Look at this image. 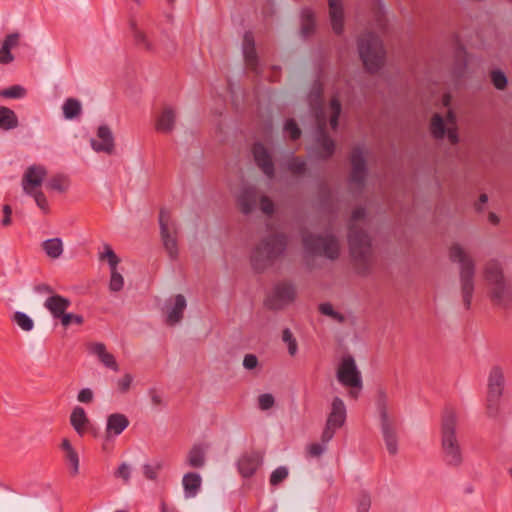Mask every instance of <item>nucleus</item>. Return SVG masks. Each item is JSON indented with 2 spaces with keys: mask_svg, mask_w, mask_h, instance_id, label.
Masks as SVG:
<instances>
[{
  "mask_svg": "<svg viewBox=\"0 0 512 512\" xmlns=\"http://www.w3.org/2000/svg\"><path fill=\"white\" fill-rule=\"evenodd\" d=\"M366 210L357 207L353 210L348 225V245L356 273L367 276L371 272L372 242L369 234L355 222L364 219Z\"/></svg>",
  "mask_w": 512,
  "mask_h": 512,
  "instance_id": "obj_1",
  "label": "nucleus"
},
{
  "mask_svg": "<svg viewBox=\"0 0 512 512\" xmlns=\"http://www.w3.org/2000/svg\"><path fill=\"white\" fill-rule=\"evenodd\" d=\"M457 415L454 409L446 407L441 422V448L443 461L449 467H459L463 454L456 436Z\"/></svg>",
  "mask_w": 512,
  "mask_h": 512,
  "instance_id": "obj_2",
  "label": "nucleus"
},
{
  "mask_svg": "<svg viewBox=\"0 0 512 512\" xmlns=\"http://www.w3.org/2000/svg\"><path fill=\"white\" fill-rule=\"evenodd\" d=\"M287 244V236L283 233L270 234L263 238L252 251V268L261 273L273 266L286 251Z\"/></svg>",
  "mask_w": 512,
  "mask_h": 512,
  "instance_id": "obj_3",
  "label": "nucleus"
},
{
  "mask_svg": "<svg viewBox=\"0 0 512 512\" xmlns=\"http://www.w3.org/2000/svg\"><path fill=\"white\" fill-rule=\"evenodd\" d=\"M484 278L493 305L504 309L509 308L512 304V284L504 277L500 262L488 261L484 267Z\"/></svg>",
  "mask_w": 512,
  "mask_h": 512,
  "instance_id": "obj_4",
  "label": "nucleus"
},
{
  "mask_svg": "<svg viewBox=\"0 0 512 512\" xmlns=\"http://www.w3.org/2000/svg\"><path fill=\"white\" fill-rule=\"evenodd\" d=\"M449 257L452 262L460 264V283L463 304L468 310L471 307L474 293V260L463 250L459 244H453L449 250Z\"/></svg>",
  "mask_w": 512,
  "mask_h": 512,
  "instance_id": "obj_5",
  "label": "nucleus"
},
{
  "mask_svg": "<svg viewBox=\"0 0 512 512\" xmlns=\"http://www.w3.org/2000/svg\"><path fill=\"white\" fill-rule=\"evenodd\" d=\"M358 51L368 72L376 73L384 65L385 50L378 34H363L358 39Z\"/></svg>",
  "mask_w": 512,
  "mask_h": 512,
  "instance_id": "obj_6",
  "label": "nucleus"
},
{
  "mask_svg": "<svg viewBox=\"0 0 512 512\" xmlns=\"http://www.w3.org/2000/svg\"><path fill=\"white\" fill-rule=\"evenodd\" d=\"M302 243L305 250L313 255H322L335 260L340 254L339 241L333 234L315 235L308 233L303 236Z\"/></svg>",
  "mask_w": 512,
  "mask_h": 512,
  "instance_id": "obj_7",
  "label": "nucleus"
},
{
  "mask_svg": "<svg viewBox=\"0 0 512 512\" xmlns=\"http://www.w3.org/2000/svg\"><path fill=\"white\" fill-rule=\"evenodd\" d=\"M505 378L501 367L493 366L488 376L486 409L487 415L496 418L499 414L500 400L504 391Z\"/></svg>",
  "mask_w": 512,
  "mask_h": 512,
  "instance_id": "obj_8",
  "label": "nucleus"
},
{
  "mask_svg": "<svg viewBox=\"0 0 512 512\" xmlns=\"http://www.w3.org/2000/svg\"><path fill=\"white\" fill-rule=\"evenodd\" d=\"M160 235L163 246L171 259L178 257L177 226L170 212L162 208L159 213Z\"/></svg>",
  "mask_w": 512,
  "mask_h": 512,
  "instance_id": "obj_9",
  "label": "nucleus"
},
{
  "mask_svg": "<svg viewBox=\"0 0 512 512\" xmlns=\"http://www.w3.org/2000/svg\"><path fill=\"white\" fill-rule=\"evenodd\" d=\"M346 406L343 400L336 396L331 403V410L328 414L325 428L321 435V442L327 444L332 440L337 429L341 428L346 421Z\"/></svg>",
  "mask_w": 512,
  "mask_h": 512,
  "instance_id": "obj_10",
  "label": "nucleus"
},
{
  "mask_svg": "<svg viewBox=\"0 0 512 512\" xmlns=\"http://www.w3.org/2000/svg\"><path fill=\"white\" fill-rule=\"evenodd\" d=\"M295 297V286L289 281H281L273 287L272 292L266 297L264 305L269 310H281L293 302Z\"/></svg>",
  "mask_w": 512,
  "mask_h": 512,
  "instance_id": "obj_11",
  "label": "nucleus"
},
{
  "mask_svg": "<svg viewBox=\"0 0 512 512\" xmlns=\"http://www.w3.org/2000/svg\"><path fill=\"white\" fill-rule=\"evenodd\" d=\"M338 381L346 387L362 388V378L351 355L344 356L337 370Z\"/></svg>",
  "mask_w": 512,
  "mask_h": 512,
  "instance_id": "obj_12",
  "label": "nucleus"
},
{
  "mask_svg": "<svg viewBox=\"0 0 512 512\" xmlns=\"http://www.w3.org/2000/svg\"><path fill=\"white\" fill-rule=\"evenodd\" d=\"M316 147L313 149V154L321 160L330 159L336 150L335 141L329 136L326 131L325 121H319L316 129L315 137Z\"/></svg>",
  "mask_w": 512,
  "mask_h": 512,
  "instance_id": "obj_13",
  "label": "nucleus"
},
{
  "mask_svg": "<svg viewBox=\"0 0 512 512\" xmlns=\"http://www.w3.org/2000/svg\"><path fill=\"white\" fill-rule=\"evenodd\" d=\"M350 162L352 169L349 176V182L357 185L359 188H363L368 174V169L361 147H354L352 149Z\"/></svg>",
  "mask_w": 512,
  "mask_h": 512,
  "instance_id": "obj_14",
  "label": "nucleus"
},
{
  "mask_svg": "<svg viewBox=\"0 0 512 512\" xmlns=\"http://www.w3.org/2000/svg\"><path fill=\"white\" fill-rule=\"evenodd\" d=\"M90 144L95 152L111 155L115 150V139L110 127L106 124L100 125L97 129V139L92 138Z\"/></svg>",
  "mask_w": 512,
  "mask_h": 512,
  "instance_id": "obj_15",
  "label": "nucleus"
},
{
  "mask_svg": "<svg viewBox=\"0 0 512 512\" xmlns=\"http://www.w3.org/2000/svg\"><path fill=\"white\" fill-rule=\"evenodd\" d=\"M252 154L256 165L270 179L275 176V166L272 156L268 149L261 142H256L252 146Z\"/></svg>",
  "mask_w": 512,
  "mask_h": 512,
  "instance_id": "obj_16",
  "label": "nucleus"
},
{
  "mask_svg": "<svg viewBox=\"0 0 512 512\" xmlns=\"http://www.w3.org/2000/svg\"><path fill=\"white\" fill-rule=\"evenodd\" d=\"M46 175L47 170L44 166L36 164L29 166L22 177L24 192L26 194H32V191L41 186Z\"/></svg>",
  "mask_w": 512,
  "mask_h": 512,
  "instance_id": "obj_17",
  "label": "nucleus"
},
{
  "mask_svg": "<svg viewBox=\"0 0 512 512\" xmlns=\"http://www.w3.org/2000/svg\"><path fill=\"white\" fill-rule=\"evenodd\" d=\"M261 462L262 457L259 452L244 453L237 461L238 472L242 477L250 478L256 473Z\"/></svg>",
  "mask_w": 512,
  "mask_h": 512,
  "instance_id": "obj_18",
  "label": "nucleus"
},
{
  "mask_svg": "<svg viewBox=\"0 0 512 512\" xmlns=\"http://www.w3.org/2000/svg\"><path fill=\"white\" fill-rule=\"evenodd\" d=\"M381 432L390 455L398 452V438L394 421L391 418L380 420Z\"/></svg>",
  "mask_w": 512,
  "mask_h": 512,
  "instance_id": "obj_19",
  "label": "nucleus"
},
{
  "mask_svg": "<svg viewBox=\"0 0 512 512\" xmlns=\"http://www.w3.org/2000/svg\"><path fill=\"white\" fill-rule=\"evenodd\" d=\"M369 8L371 16L369 18V23L372 28L379 30H386L388 28V18L386 16V12L384 9V5L381 0H370Z\"/></svg>",
  "mask_w": 512,
  "mask_h": 512,
  "instance_id": "obj_20",
  "label": "nucleus"
},
{
  "mask_svg": "<svg viewBox=\"0 0 512 512\" xmlns=\"http://www.w3.org/2000/svg\"><path fill=\"white\" fill-rule=\"evenodd\" d=\"M254 34H244L243 39V55L247 67L256 75L260 74L258 57L255 49Z\"/></svg>",
  "mask_w": 512,
  "mask_h": 512,
  "instance_id": "obj_21",
  "label": "nucleus"
},
{
  "mask_svg": "<svg viewBox=\"0 0 512 512\" xmlns=\"http://www.w3.org/2000/svg\"><path fill=\"white\" fill-rule=\"evenodd\" d=\"M43 305L54 319L59 320L71 306V300L62 295L56 294L47 297Z\"/></svg>",
  "mask_w": 512,
  "mask_h": 512,
  "instance_id": "obj_22",
  "label": "nucleus"
},
{
  "mask_svg": "<svg viewBox=\"0 0 512 512\" xmlns=\"http://www.w3.org/2000/svg\"><path fill=\"white\" fill-rule=\"evenodd\" d=\"M130 424L128 417L122 413H113L107 417L106 438L120 435Z\"/></svg>",
  "mask_w": 512,
  "mask_h": 512,
  "instance_id": "obj_23",
  "label": "nucleus"
},
{
  "mask_svg": "<svg viewBox=\"0 0 512 512\" xmlns=\"http://www.w3.org/2000/svg\"><path fill=\"white\" fill-rule=\"evenodd\" d=\"M329 18L333 32H343L344 7L341 0H328Z\"/></svg>",
  "mask_w": 512,
  "mask_h": 512,
  "instance_id": "obj_24",
  "label": "nucleus"
},
{
  "mask_svg": "<svg viewBox=\"0 0 512 512\" xmlns=\"http://www.w3.org/2000/svg\"><path fill=\"white\" fill-rule=\"evenodd\" d=\"M176 123V112L171 107H165L156 121V130L161 133H171Z\"/></svg>",
  "mask_w": 512,
  "mask_h": 512,
  "instance_id": "obj_25",
  "label": "nucleus"
},
{
  "mask_svg": "<svg viewBox=\"0 0 512 512\" xmlns=\"http://www.w3.org/2000/svg\"><path fill=\"white\" fill-rule=\"evenodd\" d=\"M468 64V54L465 47L457 42L454 54V64L452 74L455 78L459 79L465 75Z\"/></svg>",
  "mask_w": 512,
  "mask_h": 512,
  "instance_id": "obj_26",
  "label": "nucleus"
},
{
  "mask_svg": "<svg viewBox=\"0 0 512 512\" xmlns=\"http://www.w3.org/2000/svg\"><path fill=\"white\" fill-rule=\"evenodd\" d=\"M241 212L245 215L250 214L256 207L257 192L254 188L248 187L241 191L237 199Z\"/></svg>",
  "mask_w": 512,
  "mask_h": 512,
  "instance_id": "obj_27",
  "label": "nucleus"
},
{
  "mask_svg": "<svg viewBox=\"0 0 512 512\" xmlns=\"http://www.w3.org/2000/svg\"><path fill=\"white\" fill-rule=\"evenodd\" d=\"M202 484L201 476L196 472H188L183 476L182 485L184 488V493L186 498L195 497Z\"/></svg>",
  "mask_w": 512,
  "mask_h": 512,
  "instance_id": "obj_28",
  "label": "nucleus"
},
{
  "mask_svg": "<svg viewBox=\"0 0 512 512\" xmlns=\"http://www.w3.org/2000/svg\"><path fill=\"white\" fill-rule=\"evenodd\" d=\"M90 352L96 355L104 366L114 371L119 370V366L115 360V357L106 351V346L103 343H94L90 347Z\"/></svg>",
  "mask_w": 512,
  "mask_h": 512,
  "instance_id": "obj_29",
  "label": "nucleus"
},
{
  "mask_svg": "<svg viewBox=\"0 0 512 512\" xmlns=\"http://www.w3.org/2000/svg\"><path fill=\"white\" fill-rule=\"evenodd\" d=\"M299 32H315L317 27V16L310 7H303L299 11Z\"/></svg>",
  "mask_w": 512,
  "mask_h": 512,
  "instance_id": "obj_30",
  "label": "nucleus"
},
{
  "mask_svg": "<svg viewBox=\"0 0 512 512\" xmlns=\"http://www.w3.org/2000/svg\"><path fill=\"white\" fill-rule=\"evenodd\" d=\"M186 306L185 297L182 294H177L173 307L168 311L166 323L171 326L179 323L183 318V312Z\"/></svg>",
  "mask_w": 512,
  "mask_h": 512,
  "instance_id": "obj_31",
  "label": "nucleus"
},
{
  "mask_svg": "<svg viewBox=\"0 0 512 512\" xmlns=\"http://www.w3.org/2000/svg\"><path fill=\"white\" fill-rule=\"evenodd\" d=\"M70 424L80 436H83L85 428L89 424L84 408L81 406L74 407L70 415Z\"/></svg>",
  "mask_w": 512,
  "mask_h": 512,
  "instance_id": "obj_32",
  "label": "nucleus"
},
{
  "mask_svg": "<svg viewBox=\"0 0 512 512\" xmlns=\"http://www.w3.org/2000/svg\"><path fill=\"white\" fill-rule=\"evenodd\" d=\"M20 34H7V37L2 43L0 48V63L9 64L14 60L11 49L16 47L19 43Z\"/></svg>",
  "mask_w": 512,
  "mask_h": 512,
  "instance_id": "obj_33",
  "label": "nucleus"
},
{
  "mask_svg": "<svg viewBox=\"0 0 512 512\" xmlns=\"http://www.w3.org/2000/svg\"><path fill=\"white\" fill-rule=\"evenodd\" d=\"M19 125L16 113L5 106H0V128L8 131L17 128Z\"/></svg>",
  "mask_w": 512,
  "mask_h": 512,
  "instance_id": "obj_34",
  "label": "nucleus"
},
{
  "mask_svg": "<svg viewBox=\"0 0 512 512\" xmlns=\"http://www.w3.org/2000/svg\"><path fill=\"white\" fill-rule=\"evenodd\" d=\"M187 464L192 468H202L205 465V452L200 445H194L190 449Z\"/></svg>",
  "mask_w": 512,
  "mask_h": 512,
  "instance_id": "obj_35",
  "label": "nucleus"
},
{
  "mask_svg": "<svg viewBox=\"0 0 512 512\" xmlns=\"http://www.w3.org/2000/svg\"><path fill=\"white\" fill-rule=\"evenodd\" d=\"M42 248L50 258L56 259L63 252V243L60 238L47 239L42 243Z\"/></svg>",
  "mask_w": 512,
  "mask_h": 512,
  "instance_id": "obj_36",
  "label": "nucleus"
},
{
  "mask_svg": "<svg viewBox=\"0 0 512 512\" xmlns=\"http://www.w3.org/2000/svg\"><path fill=\"white\" fill-rule=\"evenodd\" d=\"M63 114L66 119H73L81 113V103L75 98H68L63 104Z\"/></svg>",
  "mask_w": 512,
  "mask_h": 512,
  "instance_id": "obj_37",
  "label": "nucleus"
},
{
  "mask_svg": "<svg viewBox=\"0 0 512 512\" xmlns=\"http://www.w3.org/2000/svg\"><path fill=\"white\" fill-rule=\"evenodd\" d=\"M47 188L50 190H54L60 193H64L69 188V180L65 175L58 174L53 177H51L47 183Z\"/></svg>",
  "mask_w": 512,
  "mask_h": 512,
  "instance_id": "obj_38",
  "label": "nucleus"
},
{
  "mask_svg": "<svg viewBox=\"0 0 512 512\" xmlns=\"http://www.w3.org/2000/svg\"><path fill=\"white\" fill-rule=\"evenodd\" d=\"M431 134L435 139H443L446 134V127L444 119L441 115L435 114L431 119L430 125Z\"/></svg>",
  "mask_w": 512,
  "mask_h": 512,
  "instance_id": "obj_39",
  "label": "nucleus"
},
{
  "mask_svg": "<svg viewBox=\"0 0 512 512\" xmlns=\"http://www.w3.org/2000/svg\"><path fill=\"white\" fill-rule=\"evenodd\" d=\"M376 406L380 420L390 418L388 415V396L383 388H379L377 391Z\"/></svg>",
  "mask_w": 512,
  "mask_h": 512,
  "instance_id": "obj_40",
  "label": "nucleus"
},
{
  "mask_svg": "<svg viewBox=\"0 0 512 512\" xmlns=\"http://www.w3.org/2000/svg\"><path fill=\"white\" fill-rule=\"evenodd\" d=\"M12 321L26 332H29L34 328V321L24 312L16 311L13 314Z\"/></svg>",
  "mask_w": 512,
  "mask_h": 512,
  "instance_id": "obj_41",
  "label": "nucleus"
},
{
  "mask_svg": "<svg viewBox=\"0 0 512 512\" xmlns=\"http://www.w3.org/2000/svg\"><path fill=\"white\" fill-rule=\"evenodd\" d=\"M163 468L162 461H155L152 464H144L143 475L146 479L151 481H156L158 479V474Z\"/></svg>",
  "mask_w": 512,
  "mask_h": 512,
  "instance_id": "obj_42",
  "label": "nucleus"
},
{
  "mask_svg": "<svg viewBox=\"0 0 512 512\" xmlns=\"http://www.w3.org/2000/svg\"><path fill=\"white\" fill-rule=\"evenodd\" d=\"M288 170L295 175H303L307 170L306 162L298 156H293L287 163Z\"/></svg>",
  "mask_w": 512,
  "mask_h": 512,
  "instance_id": "obj_43",
  "label": "nucleus"
},
{
  "mask_svg": "<svg viewBox=\"0 0 512 512\" xmlns=\"http://www.w3.org/2000/svg\"><path fill=\"white\" fill-rule=\"evenodd\" d=\"M27 91L21 85H13L6 89L1 90L0 96L4 98L20 99L25 97Z\"/></svg>",
  "mask_w": 512,
  "mask_h": 512,
  "instance_id": "obj_44",
  "label": "nucleus"
},
{
  "mask_svg": "<svg viewBox=\"0 0 512 512\" xmlns=\"http://www.w3.org/2000/svg\"><path fill=\"white\" fill-rule=\"evenodd\" d=\"M319 311L326 316L331 317L333 320L338 323H343L345 321V316L334 310L333 306L330 303H321L319 305Z\"/></svg>",
  "mask_w": 512,
  "mask_h": 512,
  "instance_id": "obj_45",
  "label": "nucleus"
},
{
  "mask_svg": "<svg viewBox=\"0 0 512 512\" xmlns=\"http://www.w3.org/2000/svg\"><path fill=\"white\" fill-rule=\"evenodd\" d=\"M111 277H110V283H109V289L112 292H118L123 289L124 286V278L123 276L117 271V267L114 269L111 268Z\"/></svg>",
  "mask_w": 512,
  "mask_h": 512,
  "instance_id": "obj_46",
  "label": "nucleus"
},
{
  "mask_svg": "<svg viewBox=\"0 0 512 512\" xmlns=\"http://www.w3.org/2000/svg\"><path fill=\"white\" fill-rule=\"evenodd\" d=\"M282 340L287 343L288 353L291 356L296 355L298 351V344L289 328H285L282 332Z\"/></svg>",
  "mask_w": 512,
  "mask_h": 512,
  "instance_id": "obj_47",
  "label": "nucleus"
},
{
  "mask_svg": "<svg viewBox=\"0 0 512 512\" xmlns=\"http://www.w3.org/2000/svg\"><path fill=\"white\" fill-rule=\"evenodd\" d=\"M288 474V469L285 466H279L271 473L269 482L272 486H277L288 477Z\"/></svg>",
  "mask_w": 512,
  "mask_h": 512,
  "instance_id": "obj_48",
  "label": "nucleus"
},
{
  "mask_svg": "<svg viewBox=\"0 0 512 512\" xmlns=\"http://www.w3.org/2000/svg\"><path fill=\"white\" fill-rule=\"evenodd\" d=\"M59 320L64 328L69 327L71 324L82 325L84 323L82 315L67 312Z\"/></svg>",
  "mask_w": 512,
  "mask_h": 512,
  "instance_id": "obj_49",
  "label": "nucleus"
},
{
  "mask_svg": "<svg viewBox=\"0 0 512 512\" xmlns=\"http://www.w3.org/2000/svg\"><path fill=\"white\" fill-rule=\"evenodd\" d=\"M491 81L494 87L498 90L506 88L508 83L506 75L500 70H493L491 72Z\"/></svg>",
  "mask_w": 512,
  "mask_h": 512,
  "instance_id": "obj_50",
  "label": "nucleus"
},
{
  "mask_svg": "<svg viewBox=\"0 0 512 512\" xmlns=\"http://www.w3.org/2000/svg\"><path fill=\"white\" fill-rule=\"evenodd\" d=\"M284 130L289 133L291 140H298L301 137V129L294 119H288L285 122Z\"/></svg>",
  "mask_w": 512,
  "mask_h": 512,
  "instance_id": "obj_51",
  "label": "nucleus"
},
{
  "mask_svg": "<svg viewBox=\"0 0 512 512\" xmlns=\"http://www.w3.org/2000/svg\"><path fill=\"white\" fill-rule=\"evenodd\" d=\"M65 460L71 466V474L77 475L79 472V456L75 449L65 453Z\"/></svg>",
  "mask_w": 512,
  "mask_h": 512,
  "instance_id": "obj_52",
  "label": "nucleus"
},
{
  "mask_svg": "<svg viewBox=\"0 0 512 512\" xmlns=\"http://www.w3.org/2000/svg\"><path fill=\"white\" fill-rule=\"evenodd\" d=\"M32 196L37 204V206L44 212L48 213L49 211V204L47 201V198L45 194L40 190H34L32 191V194H29Z\"/></svg>",
  "mask_w": 512,
  "mask_h": 512,
  "instance_id": "obj_53",
  "label": "nucleus"
},
{
  "mask_svg": "<svg viewBox=\"0 0 512 512\" xmlns=\"http://www.w3.org/2000/svg\"><path fill=\"white\" fill-rule=\"evenodd\" d=\"M133 42L139 49L152 50L151 40L148 34H133Z\"/></svg>",
  "mask_w": 512,
  "mask_h": 512,
  "instance_id": "obj_54",
  "label": "nucleus"
},
{
  "mask_svg": "<svg viewBox=\"0 0 512 512\" xmlns=\"http://www.w3.org/2000/svg\"><path fill=\"white\" fill-rule=\"evenodd\" d=\"M101 258H107L110 269L117 267L120 262V259L109 245H105V253L101 256Z\"/></svg>",
  "mask_w": 512,
  "mask_h": 512,
  "instance_id": "obj_55",
  "label": "nucleus"
},
{
  "mask_svg": "<svg viewBox=\"0 0 512 512\" xmlns=\"http://www.w3.org/2000/svg\"><path fill=\"white\" fill-rule=\"evenodd\" d=\"M275 399L272 394L264 393L258 397V405L262 410H268L273 407Z\"/></svg>",
  "mask_w": 512,
  "mask_h": 512,
  "instance_id": "obj_56",
  "label": "nucleus"
},
{
  "mask_svg": "<svg viewBox=\"0 0 512 512\" xmlns=\"http://www.w3.org/2000/svg\"><path fill=\"white\" fill-rule=\"evenodd\" d=\"M133 377L131 374L126 373L122 378L117 381V388L120 393H127L131 387Z\"/></svg>",
  "mask_w": 512,
  "mask_h": 512,
  "instance_id": "obj_57",
  "label": "nucleus"
},
{
  "mask_svg": "<svg viewBox=\"0 0 512 512\" xmlns=\"http://www.w3.org/2000/svg\"><path fill=\"white\" fill-rule=\"evenodd\" d=\"M260 209L263 213L271 215L274 213L275 207L273 201L268 196H262L260 198Z\"/></svg>",
  "mask_w": 512,
  "mask_h": 512,
  "instance_id": "obj_58",
  "label": "nucleus"
},
{
  "mask_svg": "<svg viewBox=\"0 0 512 512\" xmlns=\"http://www.w3.org/2000/svg\"><path fill=\"white\" fill-rule=\"evenodd\" d=\"M371 506V499L369 494L362 493L358 498L357 511L368 512Z\"/></svg>",
  "mask_w": 512,
  "mask_h": 512,
  "instance_id": "obj_59",
  "label": "nucleus"
},
{
  "mask_svg": "<svg viewBox=\"0 0 512 512\" xmlns=\"http://www.w3.org/2000/svg\"><path fill=\"white\" fill-rule=\"evenodd\" d=\"M115 476L123 479L125 483L129 482L131 476L130 466L126 463H122L115 472Z\"/></svg>",
  "mask_w": 512,
  "mask_h": 512,
  "instance_id": "obj_60",
  "label": "nucleus"
},
{
  "mask_svg": "<svg viewBox=\"0 0 512 512\" xmlns=\"http://www.w3.org/2000/svg\"><path fill=\"white\" fill-rule=\"evenodd\" d=\"M94 394L90 388H83L79 391L77 395V400L84 404H89L93 401Z\"/></svg>",
  "mask_w": 512,
  "mask_h": 512,
  "instance_id": "obj_61",
  "label": "nucleus"
},
{
  "mask_svg": "<svg viewBox=\"0 0 512 512\" xmlns=\"http://www.w3.org/2000/svg\"><path fill=\"white\" fill-rule=\"evenodd\" d=\"M326 444H324L322 442V444L320 443H312L308 446V454L309 456L311 457H319L323 454V452L325 451L326 447H325Z\"/></svg>",
  "mask_w": 512,
  "mask_h": 512,
  "instance_id": "obj_62",
  "label": "nucleus"
},
{
  "mask_svg": "<svg viewBox=\"0 0 512 512\" xmlns=\"http://www.w3.org/2000/svg\"><path fill=\"white\" fill-rule=\"evenodd\" d=\"M34 291L38 294L48 295V297L51 295L57 294V293H55V290L53 289V287L46 283H41V284L35 285Z\"/></svg>",
  "mask_w": 512,
  "mask_h": 512,
  "instance_id": "obj_63",
  "label": "nucleus"
},
{
  "mask_svg": "<svg viewBox=\"0 0 512 512\" xmlns=\"http://www.w3.org/2000/svg\"><path fill=\"white\" fill-rule=\"evenodd\" d=\"M258 365V358L254 354H246L243 360V366L247 370H252Z\"/></svg>",
  "mask_w": 512,
  "mask_h": 512,
  "instance_id": "obj_64",
  "label": "nucleus"
}]
</instances>
